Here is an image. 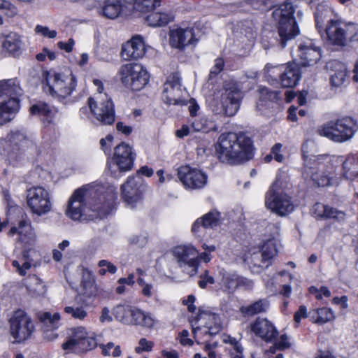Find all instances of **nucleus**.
<instances>
[{
    "instance_id": "obj_1",
    "label": "nucleus",
    "mask_w": 358,
    "mask_h": 358,
    "mask_svg": "<svg viewBox=\"0 0 358 358\" xmlns=\"http://www.w3.org/2000/svg\"><path fill=\"white\" fill-rule=\"evenodd\" d=\"M117 198L116 188L88 184L74 191L69 198L65 213L73 220L103 218L111 213Z\"/></svg>"
},
{
    "instance_id": "obj_2",
    "label": "nucleus",
    "mask_w": 358,
    "mask_h": 358,
    "mask_svg": "<svg viewBox=\"0 0 358 358\" xmlns=\"http://www.w3.org/2000/svg\"><path fill=\"white\" fill-rule=\"evenodd\" d=\"M310 160V166L306 169V173L317 186L338 185L342 178L352 181L358 177V162L352 154L348 155L343 162L339 176L327 156L314 157Z\"/></svg>"
},
{
    "instance_id": "obj_3",
    "label": "nucleus",
    "mask_w": 358,
    "mask_h": 358,
    "mask_svg": "<svg viewBox=\"0 0 358 358\" xmlns=\"http://www.w3.org/2000/svg\"><path fill=\"white\" fill-rule=\"evenodd\" d=\"M215 153L223 163L238 164L249 160L252 155L251 138L243 132L222 134L215 143Z\"/></svg>"
},
{
    "instance_id": "obj_4",
    "label": "nucleus",
    "mask_w": 358,
    "mask_h": 358,
    "mask_svg": "<svg viewBox=\"0 0 358 358\" xmlns=\"http://www.w3.org/2000/svg\"><path fill=\"white\" fill-rule=\"evenodd\" d=\"M8 236L11 238L16 236V243L24 248L22 264L17 260L12 262L16 271L24 276L32 266H36L40 259L38 252L33 248L36 241V232L29 220H22L10 227Z\"/></svg>"
},
{
    "instance_id": "obj_5",
    "label": "nucleus",
    "mask_w": 358,
    "mask_h": 358,
    "mask_svg": "<svg viewBox=\"0 0 358 358\" xmlns=\"http://www.w3.org/2000/svg\"><path fill=\"white\" fill-rule=\"evenodd\" d=\"M22 90L16 78L0 80V126L12 120L20 109Z\"/></svg>"
},
{
    "instance_id": "obj_6",
    "label": "nucleus",
    "mask_w": 358,
    "mask_h": 358,
    "mask_svg": "<svg viewBox=\"0 0 358 358\" xmlns=\"http://www.w3.org/2000/svg\"><path fill=\"white\" fill-rule=\"evenodd\" d=\"M44 91L59 101H64L76 90L77 80L71 71L59 72L53 69L43 71Z\"/></svg>"
},
{
    "instance_id": "obj_7",
    "label": "nucleus",
    "mask_w": 358,
    "mask_h": 358,
    "mask_svg": "<svg viewBox=\"0 0 358 358\" xmlns=\"http://www.w3.org/2000/svg\"><path fill=\"white\" fill-rule=\"evenodd\" d=\"M294 6L289 1H285L274 7L272 16L278 24V35L282 48L285 47L287 42L299 33L294 17Z\"/></svg>"
},
{
    "instance_id": "obj_8",
    "label": "nucleus",
    "mask_w": 358,
    "mask_h": 358,
    "mask_svg": "<svg viewBox=\"0 0 358 358\" xmlns=\"http://www.w3.org/2000/svg\"><path fill=\"white\" fill-rule=\"evenodd\" d=\"M3 155L13 166H19L25 159V152L31 145L27 136L19 130L10 131L1 141Z\"/></svg>"
},
{
    "instance_id": "obj_9",
    "label": "nucleus",
    "mask_w": 358,
    "mask_h": 358,
    "mask_svg": "<svg viewBox=\"0 0 358 358\" xmlns=\"http://www.w3.org/2000/svg\"><path fill=\"white\" fill-rule=\"evenodd\" d=\"M358 130L357 122L350 117L329 121L318 128L317 132L336 143H344L353 138Z\"/></svg>"
},
{
    "instance_id": "obj_10",
    "label": "nucleus",
    "mask_w": 358,
    "mask_h": 358,
    "mask_svg": "<svg viewBox=\"0 0 358 358\" xmlns=\"http://www.w3.org/2000/svg\"><path fill=\"white\" fill-rule=\"evenodd\" d=\"M117 75L124 87L134 91L143 90L150 79V74L147 69L142 64L138 63H128L122 65Z\"/></svg>"
},
{
    "instance_id": "obj_11",
    "label": "nucleus",
    "mask_w": 358,
    "mask_h": 358,
    "mask_svg": "<svg viewBox=\"0 0 358 358\" xmlns=\"http://www.w3.org/2000/svg\"><path fill=\"white\" fill-rule=\"evenodd\" d=\"M97 346L96 335L87 331L84 327H77L71 329V334L62 349L67 352L83 353L94 349Z\"/></svg>"
},
{
    "instance_id": "obj_12",
    "label": "nucleus",
    "mask_w": 358,
    "mask_h": 358,
    "mask_svg": "<svg viewBox=\"0 0 358 358\" xmlns=\"http://www.w3.org/2000/svg\"><path fill=\"white\" fill-rule=\"evenodd\" d=\"M243 97V92L236 82L226 81L220 96L221 106L214 108L213 111L217 114L223 113L227 116H233L238 112Z\"/></svg>"
},
{
    "instance_id": "obj_13",
    "label": "nucleus",
    "mask_w": 358,
    "mask_h": 358,
    "mask_svg": "<svg viewBox=\"0 0 358 358\" xmlns=\"http://www.w3.org/2000/svg\"><path fill=\"white\" fill-rule=\"evenodd\" d=\"M222 329V323L218 315L208 311H200L195 322L192 324V333L199 343L206 340L208 336L217 334Z\"/></svg>"
},
{
    "instance_id": "obj_14",
    "label": "nucleus",
    "mask_w": 358,
    "mask_h": 358,
    "mask_svg": "<svg viewBox=\"0 0 358 358\" xmlns=\"http://www.w3.org/2000/svg\"><path fill=\"white\" fill-rule=\"evenodd\" d=\"M265 204L267 208L280 216H285L294 209L291 198L280 191L278 178L266 193Z\"/></svg>"
},
{
    "instance_id": "obj_15",
    "label": "nucleus",
    "mask_w": 358,
    "mask_h": 358,
    "mask_svg": "<svg viewBox=\"0 0 358 358\" xmlns=\"http://www.w3.org/2000/svg\"><path fill=\"white\" fill-rule=\"evenodd\" d=\"M27 204L30 212L43 216L52 211V202L49 191L41 186L31 187L27 191Z\"/></svg>"
},
{
    "instance_id": "obj_16",
    "label": "nucleus",
    "mask_w": 358,
    "mask_h": 358,
    "mask_svg": "<svg viewBox=\"0 0 358 358\" xmlns=\"http://www.w3.org/2000/svg\"><path fill=\"white\" fill-rule=\"evenodd\" d=\"M10 332L15 343L29 339L35 327L31 317L24 310H16L10 319Z\"/></svg>"
},
{
    "instance_id": "obj_17",
    "label": "nucleus",
    "mask_w": 358,
    "mask_h": 358,
    "mask_svg": "<svg viewBox=\"0 0 358 358\" xmlns=\"http://www.w3.org/2000/svg\"><path fill=\"white\" fill-rule=\"evenodd\" d=\"M90 113L103 124H111L115 121L114 105L107 94L90 97L87 101Z\"/></svg>"
},
{
    "instance_id": "obj_18",
    "label": "nucleus",
    "mask_w": 358,
    "mask_h": 358,
    "mask_svg": "<svg viewBox=\"0 0 358 358\" xmlns=\"http://www.w3.org/2000/svg\"><path fill=\"white\" fill-rule=\"evenodd\" d=\"M136 153L133 148L128 143H121L115 149L108 168L111 173L116 176L117 170L120 172H127L134 166Z\"/></svg>"
},
{
    "instance_id": "obj_19",
    "label": "nucleus",
    "mask_w": 358,
    "mask_h": 358,
    "mask_svg": "<svg viewBox=\"0 0 358 358\" xmlns=\"http://www.w3.org/2000/svg\"><path fill=\"white\" fill-rule=\"evenodd\" d=\"M146 185L143 178L139 176H129L127 181L122 185V196L127 203L131 208L140 202L146 190Z\"/></svg>"
},
{
    "instance_id": "obj_20",
    "label": "nucleus",
    "mask_w": 358,
    "mask_h": 358,
    "mask_svg": "<svg viewBox=\"0 0 358 358\" xmlns=\"http://www.w3.org/2000/svg\"><path fill=\"white\" fill-rule=\"evenodd\" d=\"M173 255L178 266L184 270L189 269L190 275H194L198 270V250L191 244L180 245L173 249Z\"/></svg>"
},
{
    "instance_id": "obj_21",
    "label": "nucleus",
    "mask_w": 358,
    "mask_h": 358,
    "mask_svg": "<svg viewBox=\"0 0 358 358\" xmlns=\"http://www.w3.org/2000/svg\"><path fill=\"white\" fill-rule=\"evenodd\" d=\"M169 36L170 45L179 50L189 46L194 47L199 41L192 27H173L170 29Z\"/></svg>"
},
{
    "instance_id": "obj_22",
    "label": "nucleus",
    "mask_w": 358,
    "mask_h": 358,
    "mask_svg": "<svg viewBox=\"0 0 358 358\" xmlns=\"http://www.w3.org/2000/svg\"><path fill=\"white\" fill-rule=\"evenodd\" d=\"M178 176L186 189H201L207 183L208 177L205 173L187 165L178 168Z\"/></svg>"
},
{
    "instance_id": "obj_23",
    "label": "nucleus",
    "mask_w": 358,
    "mask_h": 358,
    "mask_svg": "<svg viewBox=\"0 0 358 358\" xmlns=\"http://www.w3.org/2000/svg\"><path fill=\"white\" fill-rule=\"evenodd\" d=\"M185 92L182 89L180 78L178 73L171 75L164 84L162 99L167 104L184 105L182 99Z\"/></svg>"
},
{
    "instance_id": "obj_24",
    "label": "nucleus",
    "mask_w": 358,
    "mask_h": 358,
    "mask_svg": "<svg viewBox=\"0 0 358 358\" xmlns=\"http://www.w3.org/2000/svg\"><path fill=\"white\" fill-rule=\"evenodd\" d=\"M298 56L303 66H312L321 58V50L310 38L301 40L298 45Z\"/></svg>"
},
{
    "instance_id": "obj_25",
    "label": "nucleus",
    "mask_w": 358,
    "mask_h": 358,
    "mask_svg": "<svg viewBox=\"0 0 358 358\" xmlns=\"http://www.w3.org/2000/svg\"><path fill=\"white\" fill-rule=\"evenodd\" d=\"M146 52V46L141 36H133L122 47L121 57L124 60H136L142 58Z\"/></svg>"
},
{
    "instance_id": "obj_26",
    "label": "nucleus",
    "mask_w": 358,
    "mask_h": 358,
    "mask_svg": "<svg viewBox=\"0 0 358 358\" xmlns=\"http://www.w3.org/2000/svg\"><path fill=\"white\" fill-rule=\"evenodd\" d=\"M345 22L340 19L329 20L324 29L328 41L334 45H345Z\"/></svg>"
},
{
    "instance_id": "obj_27",
    "label": "nucleus",
    "mask_w": 358,
    "mask_h": 358,
    "mask_svg": "<svg viewBox=\"0 0 358 358\" xmlns=\"http://www.w3.org/2000/svg\"><path fill=\"white\" fill-rule=\"evenodd\" d=\"M251 331L266 342L272 341L278 334V331L274 325L266 318H257L251 324Z\"/></svg>"
},
{
    "instance_id": "obj_28",
    "label": "nucleus",
    "mask_w": 358,
    "mask_h": 358,
    "mask_svg": "<svg viewBox=\"0 0 358 358\" xmlns=\"http://www.w3.org/2000/svg\"><path fill=\"white\" fill-rule=\"evenodd\" d=\"M81 294L89 300H94L103 294V289L95 281L94 276L90 272L83 273L81 282Z\"/></svg>"
},
{
    "instance_id": "obj_29",
    "label": "nucleus",
    "mask_w": 358,
    "mask_h": 358,
    "mask_svg": "<svg viewBox=\"0 0 358 358\" xmlns=\"http://www.w3.org/2000/svg\"><path fill=\"white\" fill-rule=\"evenodd\" d=\"M29 111L31 115L43 117L49 123L57 122L62 118V114L56 108L42 101L32 105Z\"/></svg>"
},
{
    "instance_id": "obj_30",
    "label": "nucleus",
    "mask_w": 358,
    "mask_h": 358,
    "mask_svg": "<svg viewBox=\"0 0 358 358\" xmlns=\"http://www.w3.org/2000/svg\"><path fill=\"white\" fill-rule=\"evenodd\" d=\"M220 215L217 210H212L198 218L192 224V231L201 236L203 229L213 228L219 224Z\"/></svg>"
},
{
    "instance_id": "obj_31",
    "label": "nucleus",
    "mask_w": 358,
    "mask_h": 358,
    "mask_svg": "<svg viewBox=\"0 0 358 358\" xmlns=\"http://www.w3.org/2000/svg\"><path fill=\"white\" fill-rule=\"evenodd\" d=\"M137 307L129 303L117 305L113 308L116 320L126 325H131Z\"/></svg>"
},
{
    "instance_id": "obj_32",
    "label": "nucleus",
    "mask_w": 358,
    "mask_h": 358,
    "mask_svg": "<svg viewBox=\"0 0 358 358\" xmlns=\"http://www.w3.org/2000/svg\"><path fill=\"white\" fill-rule=\"evenodd\" d=\"M282 73L280 76L281 85L284 87H294L301 78L299 68L296 64H287L285 65Z\"/></svg>"
},
{
    "instance_id": "obj_33",
    "label": "nucleus",
    "mask_w": 358,
    "mask_h": 358,
    "mask_svg": "<svg viewBox=\"0 0 358 358\" xmlns=\"http://www.w3.org/2000/svg\"><path fill=\"white\" fill-rule=\"evenodd\" d=\"M2 48L13 56L20 55L22 48V42L20 36L14 32L0 36Z\"/></svg>"
},
{
    "instance_id": "obj_34",
    "label": "nucleus",
    "mask_w": 358,
    "mask_h": 358,
    "mask_svg": "<svg viewBox=\"0 0 358 358\" xmlns=\"http://www.w3.org/2000/svg\"><path fill=\"white\" fill-rule=\"evenodd\" d=\"M156 322L157 320L152 313L144 311L137 307L131 325L151 329L154 327Z\"/></svg>"
},
{
    "instance_id": "obj_35",
    "label": "nucleus",
    "mask_w": 358,
    "mask_h": 358,
    "mask_svg": "<svg viewBox=\"0 0 358 358\" xmlns=\"http://www.w3.org/2000/svg\"><path fill=\"white\" fill-rule=\"evenodd\" d=\"M173 19V16L171 13L152 11L145 17V22L150 27H163L169 24Z\"/></svg>"
},
{
    "instance_id": "obj_36",
    "label": "nucleus",
    "mask_w": 358,
    "mask_h": 358,
    "mask_svg": "<svg viewBox=\"0 0 358 358\" xmlns=\"http://www.w3.org/2000/svg\"><path fill=\"white\" fill-rule=\"evenodd\" d=\"M310 318L313 323L322 324L335 318L334 311L329 308H320L310 312Z\"/></svg>"
},
{
    "instance_id": "obj_37",
    "label": "nucleus",
    "mask_w": 358,
    "mask_h": 358,
    "mask_svg": "<svg viewBox=\"0 0 358 358\" xmlns=\"http://www.w3.org/2000/svg\"><path fill=\"white\" fill-rule=\"evenodd\" d=\"M269 303L266 299H259L247 306H243L240 308L241 313L244 316H252L267 311Z\"/></svg>"
},
{
    "instance_id": "obj_38",
    "label": "nucleus",
    "mask_w": 358,
    "mask_h": 358,
    "mask_svg": "<svg viewBox=\"0 0 358 358\" xmlns=\"http://www.w3.org/2000/svg\"><path fill=\"white\" fill-rule=\"evenodd\" d=\"M102 15L110 19L117 17L122 10L123 0H103Z\"/></svg>"
},
{
    "instance_id": "obj_39",
    "label": "nucleus",
    "mask_w": 358,
    "mask_h": 358,
    "mask_svg": "<svg viewBox=\"0 0 358 358\" xmlns=\"http://www.w3.org/2000/svg\"><path fill=\"white\" fill-rule=\"evenodd\" d=\"M219 283L227 290H234L238 287V275L235 272H229L224 268L219 270Z\"/></svg>"
},
{
    "instance_id": "obj_40",
    "label": "nucleus",
    "mask_w": 358,
    "mask_h": 358,
    "mask_svg": "<svg viewBox=\"0 0 358 358\" xmlns=\"http://www.w3.org/2000/svg\"><path fill=\"white\" fill-rule=\"evenodd\" d=\"M160 6L159 0H134L133 10L139 14L148 13L153 11Z\"/></svg>"
},
{
    "instance_id": "obj_41",
    "label": "nucleus",
    "mask_w": 358,
    "mask_h": 358,
    "mask_svg": "<svg viewBox=\"0 0 358 358\" xmlns=\"http://www.w3.org/2000/svg\"><path fill=\"white\" fill-rule=\"evenodd\" d=\"M192 131L208 133L215 129L213 122L206 117H199L191 121Z\"/></svg>"
},
{
    "instance_id": "obj_42",
    "label": "nucleus",
    "mask_w": 358,
    "mask_h": 358,
    "mask_svg": "<svg viewBox=\"0 0 358 358\" xmlns=\"http://www.w3.org/2000/svg\"><path fill=\"white\" fill-rule=\"evenodd\" d=\"M243 261L248 265H252L253 267H263L267 261H263L262 257V252L257 248H252L243 255Z\"/></svg>"
},
{
    "instance_id": "obj_43",
    "label": "nucleus",
    "mask_w": 358,
    "mask_h": 358,
    "mask_svg": "<svg viewBox=\"0 0 358 358\" xmlns=\"http://www.w3.org/2000/svg\"><path fill=\"white\" fill-rule=\"evenodd\" d=\"M312 212L317 218H335L339 213L334 208L322 203H316L313 207Z\"/></svg>"
},
{
    "instance_id": "obj_44",
    "label": "nucleus",
    "mask_w": 358,
    "mask_h": 358,
    "mask_svg": "<svg viewBox=\"0 0 358 358\" xmlns=\"http://www.w3.org/2000/svg\"><path fill=\"white\" fill-rule=\"evenodd\" d=\"M334 73L331 75V83L333 86L339 87L345 81L346 77V67L343 64L336 63Z\"/></svg>"
},
{
    "instance_id": "obj_45",
    "label": "nucleus",
    "mask_w": 358,
    "mask_h": 358,
    "mask_svg": "<svg viewBox=\"0 0 358 358\" xmlns=\"http://www.w3.org/2000/svg\"><path fill=\"white\" fill-rule=\"evenodd\" d=\"M278 254L277 241L275 238L267 240L262 249V257L263 261H269Z\"/></svg>"
},
{
    "instance_id": "obj_46",
    "label": "nucleus",
    "mask_w": 358,
    "mask_h": 358,
    "mask_svg": "<svg viewBox=\"0 0 358 358\" xmlns=\"http://www.w3.org/2000/svg\"><path fill=\"white\" fill-rule=\"evenodd\" d=\"M27 287L29 292L35 296H43L47 291L45 282L36 275L30 278Z\"/></svg>"
},
{
    "instance_id": "obj_47",
    "label": "nucleus",
    "mask_w": 358,
    "mask_h": 358,
    "mask_svg": "<svg viewBox=\"0 0 358 358\" xmlns=\"http://www.w3.org/2000/svg\"><path fill=\"white\" fill-rule=\"evenodd\" d=\"M286 64L282 65H273L271 64H267L264 67V73L267 79H271L272 81H278V78L280 79V76L282 73Z\"/></svg>"
},
{
    "instance_id": "obj_48",
    "label": "nucleus",
    "mask_w": 358,
    "mask_h": 358,
    "mask_svg": "<svg viewBox=\"0 0 358 358\" xmlns=\"http://www.w3.org/2000/svg\"><path fill=\"white\" fill-rule=\"evenodd\" d=\"M64 312L73 318L79 320H83L87 316V312L83 306H66Z\"/></svg>"
},
{
    "instance_id": "obj_49",
    "label": "nucleus",
    "mask_w": 358,
    "mask_h": 358,
    "mask_svg": "<svg viewBox=\"0 0 358 358\" xmlns=\"http://www.w3.org/2000/svg\"><path fill=\"white\" fill-rule=\"evenodd\" d=\"M259 102L266 103L267 101H273L278 99V94L276 91H271L265 87H260L258 90ZM262 103H258L257 107Z\"/></svg>"
},
{
    "instance_id": "obj_50",
    "label": "nucleus",
    "mask_w": 358,
    "mask_h": 358,
    "mask_svg": "<svg viewBox=\"0 0 358 358\" xmlns=\"http://www.w3.org/2000/svg\"><path fill=\"white\" fill-rule=\"evenodd\" d=\"M39 319L41 322L50 324L52 328H57L60 320V315L59 313L44 312L39 315Z\"/></svg>"
},
{
    "instance_id": "obj_51",
    "label": "nucleus",
    "mask_w": 358,
    "mask_h": 358,
    "mask_svg": "<svg viewBox=\"0 0 358 358\" xmlns=\"http://www.w3.org/2000/svg\"><path fill=\"white\" fill-rule=\"evenodd\" d=\"M345 45L348 42L358 41V25L354 23L345 22Z\"/></svg>"
},
{
    "instance_id": "obj_52",
    "label": "nucleus",
    "mask_w": 358,
    "mask_h": 358,
    "mask_svg": "<svg viewBox=\"0 0 358 358\" xmlns=\"http://www.w3.org/2000/svg\"><path fill=\"white\" fill-rule=\"evenodd\" d=\"M222 341L231 346L229 349L230 352H233L235 354H243V348L239 341L235 338L231 337L229 335H223Z\"/></svg>"
},
{
    "instance_id": "obj_53",
    "label": "nucleus",
    "mask_w": 358,
    "mask_h": 358,
    "mask_svg": "<svg viewBox=\"0 0 358 358\" xmlns=\"http://www.w3.org/2000/svg\"><path fill=\"white\" fill-rule=\"evenodd\" d=\"M138 283L141 287V294L145 297L152 298L157 292L152 284L146 282L142 278L138 280Z\"/></svg>"
},
{
    "instance_id": "obj_54",
    "label": "nucleus",
    "mask_w": 358,
    "mask_h": 358,
    "mask_svg": "<svg viewBox=\"0 0 358 358\" xmlns=\"http://www.w3.org/2000/svg\"><path fill=\"white\" fill-rule=\"evenodd\" d=\"M34 31L36 34L48 38H55L57 35L56 30H51L48 27L40 24L36 26Z\"/></svg>"
},
{
    "instance_id": "obj_55",
    "label": "nucleus",
    "mask_w": 358,
    "mask_h": 358,
    "mask_svg": "<svg viewBox=\"0 0 358 358\" xmlns=\"http://www.w3.org/2000/svg\"><path fill=\"white\" fill-rule=\"evenodd\" d=\"M128 241L131 245H134L140 248L144 247L148 241L146 234L131 235L129 237Z\"/></svg>"
},
{
    "instance_id": "obj_56",
    "label": "nucleus",
    "mask_w": 358,
    "mask_h": 358,
    "mask_svg": "<svg viewBox=\"0 0 358 358\" xmlns=\"http://www.w3.org/2000/svg\"><path fill=\"white\" fill-rule=\"evenodd\" d=\"M330 13V10L326 8L321 10L320 8H317L315 14V24L317 30L320 32L322 24L324 23V18Z\"/></svg>"
},
{
    "instance_id": "obj_57",
    "label": "nucleus",
    "mask_w": 358,
    "mask_h": 358,
    "mask_svg": "<svg viewBox=\"0 0 358 358\" xmlns=\"http://www.w3.org/2000/svg\"><path fill=\"white\" fill-rule=\"evenodd\" d=\"M154 346L152 341H148L145 338H142L138 341V345L135 348L136 353H141L143 352H150Z\"/></svg>"
},
{
    "instance_id": "obj_58",
    "label": "nucleus",
    "mask_w": 358,
    "mask_h": 358,
    "mask_svg": "<svg viewBox=\"0 0 358 358\" xmlns=\"http://www.w3.org/2000/svg\"><path fill=\"white\" fill-rule=\"evenodd\" d=\"M271 153L273 159L278 162H282L285 157L282 154V145L281 143H275L271 148Z\"/></svg>"
},
{
    "instance_id": "obj_59",
    "label": "nucleus",
    "mask_w": 358,
    "mask_h": 358,
    "mask_svg": "<svg viewBox=\"0 0 358 358\" xmlns=\"http://www.w3.org/2000/svg\"><path fill=\"white\" fill-rule=\"evenodd\" d=\"M113 141V137L111 135H108L105 138L100 140V145L106 154H108L110 152Z\"/></svg>"
},
{
    "instance_id": "obj_60",
    "label": "nucleus",
    "mask_w": 358,
    "mask_h": 358,
    "mask_svg": "<svg viewBox=\"0 0 358 358\" xmlns=\"http://www.w3.org/2000/svg\"><path fill=\"white\" fill-rule=\"evenodd\" d=\"M308 317L307 308L305 306H301L299 310L294 313V320L295 323L299 324L303 318Z\"/></svg>"
},
{
    "instance_id": "obj_61",
    "label": "nucleus",
    "mask_w": 358,
    "mask_h": 358,
    "mask_svg": "<svg viewBox=\"0 0 358 358\" xmlns=\"http://www.w3.org/2000/svg\"><path fill=\"white\" fill-rule=\"evenodd\" d=\"M275 346L280 350H285L290 347L288 336L286 334H282L279 340L275 343Z\"/></svg>"
},
{
    "instance_id": "obj_62",
    "label": "nucleus",
    "mask_w": 358,
    "mask_h": 358,
    "mask_svg": "<svg viewBox=\"0 0 358 358\" xmlns=\"http://www.w3.org/2000/svg\"><path fill=\"white\" fill-rule=\"evenodd\" d=\"M215 282L213 277L209 275L208 271H206L205 273L201 277L199 285L201 288H205L208 284H213Z\"/></svg>"
},
{
    "instance_id": "obj_63",
    "label": "nucleus",
    "mask_w": 358,
    "mask_h": 358,
    "mask_svg": "<svg viewBox=\"0 0 358 358\" xmlns=\"http://www.w3.org/2000/svg\"><path fill=\"white\" fill-rule=\"evenodd\" d=\"M99 321L102 324L106 322H111L113 321V317L110 315V309L108 307H104L102 308L101 315L99 317Z\"/></svg>"
},
{
    "instance_id": "obj_64",
    "label": "nucleus",
    "mask_w": 358,
    "mask_h": 358,
    "mask_svg": "<svg viewBox=\"0 0 358 358\" xmlns=\"http://www.w3.org/2000/svg\"><path fill=\"white\" fill-rule=\"evenodd\" d=\"M75 45V41L73 38H69L66 42L59 41L57 43V46L61 49L65 50L66 52H71L73 50V48Z\"/></svg>"
}]
</instances>
